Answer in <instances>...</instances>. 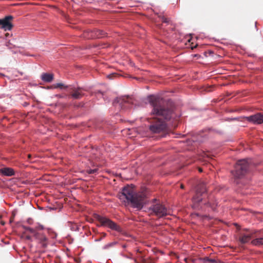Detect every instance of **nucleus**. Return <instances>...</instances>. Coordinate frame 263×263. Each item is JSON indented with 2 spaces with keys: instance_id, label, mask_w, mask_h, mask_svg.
Instances as JSON below:
<instances>
[{
  "instance_id": "nucleus-21",
  "label": "nucleus",
  "mask_w": 263,
  "mask_h": 263,
  "mask_svg": "<svg viewBox=\"0 0 263 263\" xmlns=\"http://www.w3.org/2000/svg\"><path fill=\"white\" fill-rule=\"evenodd\" d=\"M54 88H68L67 86H64V85L62 83H59L54 85Z\"/></svg>"
},
{
  "instance_id": "nucleus-11",
  "label": "nucleus",
  "mask_w": 263,
  "mask_h": 263,
  "mask_svg": "<svg viewBox=\"0 0 263 263\" xmlns=\"http://www.w3.org/2000/svg\"><path fill=\"white\" fill-rule=\"evenodd\" d=\"M32 234L35 238L39 241V243L41 244L43 247H46L48 239L43 233L36 232V230H35V232Z\"/></svg>"
},
{
  "instance_id": "nucleus-19",
  "label": "nucleus",
  "mask_w": 263,
  "mask_h": 263,
  "mask_svg": "<svg viewBox=\"0 0 263 263\" xmlns=\"http://www.w3.org/2000/svg\"><path fill=\"white\" fill-rule=\"evenodd\" d=\"M22 228L24 230H25L26 231H28L31 234H33V233L35 232V230H34V229L33 228H31L30 227H27V226H22Z\"/></svg>"
},
{
  "instance_id": "nucleus-17",
  "label": "nucleus",
  "mask_w": 263,
  "mask_h": 263,
  "mask_svg": "<svg viewBox=\"0 0 263 263\" xmlns=\"http://www.w3.org/2000/svg\"><path fill=\"white\" fill-rule=\"evenodd\" d=\"M116 244H117V242H116V241H114V242H111L108 243L104 245L103 247V249H104V250L109 249V248H110L111 247H113Z\"/></svg>"
},
{
  "instance_id": "nucleus-35",
  "label": "nucleus",
  "mask_w": 263,
  "mask_h": 263,
  "mask_svg": "<svg viewBox=\"0 0 263 263\" xmlns=\"http://www.w3.org/2000/svg\"><path fill=\"white\" fill-rule=\"evenodd\" d=\"M12 42H15V40H13L12 41Z\"/></svg>"
},
{
  "instance_id": "nucleus-2",
  "label": "nucleus",
  "mask_w": 263,
  "mask_h": 263,
  "mask_svg": "<svg viewBox=\"0 0 263 263\" xmlns=\"http://www.w3.org/2000/svg\"><path fill=\"white\" fill-rule=\"evenodd\" d=\"M119 198L122 200H126L128 204L133 208L141 209L146 202V195L143 193H136L134 186L127 185L122 190Z\"/></svg>"
},
{
  "instance_id": "nucleus-10",
  "label": "nucleus",
  "mask_w": 263,
  "mask_h": 263,
  "mask_svg": "<svg viewBox=\"0 0 263 263\" xmlns=\"http://www.w3.org/2000/svg\"><path fill=\"white\" fill-rule=\"evenodd\" d=\"M13 19L12 15H8L5 16L3 19H0V26L1 28L6 30H10L13 27V25L11 23V21Z\"/></svg>"
},
{
  "instance_id": "nucleus-23",
  "label": "nucleus",
  "mask_w": 263,
  "mask_h": 263,
  "mask_svg": "<svg viewBox=\"0 0 263 263\" xmlns=\"http://www.w3.org/2000/svg\"><path fill=\"white\" fill-rule=\"evenodd\" d=\"M6 46H8L9 48H12L15 47V45H13V43L11 42L10 41L7 42Z\"/></svg>"
},
{
  "instance_id": "nucleus-9",
  "label": "nucleus",
  "mask_w": 263,
  "mask_h": 263,
  "mask_svg": "<svg viewBox=\"0 0 263 263\" xmlns=\"http://www.w3.org/2000/svg\"><path fill=\"white\" fill-rule=\"evenodd\" d=\"M247 232H241L239 233L238 236V241L240 245H244L249 242L253 237L254 233L249 230H246Z\"/></svg>"
},
{
  "instance_id": "nucleus-20",
  "label": "nucleus",
  "mask_w": 263,
  "mask_h": 263,
  "mask_svg": "<svg viewBox=\"0 0 263 263\" xmlns=\"http://www.w3.org/2000/svg\"><path fill=\"white\" fill-rule=\"evenodd\" d=\"M205 204H206L207 205L210 206L211 208V209L213 211H214L216 209V206H217V202L211 203V202L208 201L207 203H205Z\"/></svg>"
},
{
  "instance_id": "nucleus-12",
  "label": "nucleus",
  "mask_w": 263,
  "mask_h": 263,
  "mask_svg": "<svg viewBox=\"0 0 263 263\" xmlns=\"http://www.w3.org/2000/svg\"><path fill=\"white\" fill-rule=\"evenodd\" d=\"M247 120L254 124H260L263 123V115L261 113H257L254 115L247 117Z\"/></svg>"
},
{
  "instance_id": "nucleus-25",
  "label": "nucleus",
  "mask_w": 263,
  "mask_h": 263,
  "mask_svg": "<svg viewBox=\"0 0 263 263\" xmlns=\"http://www.w3.org/2000/svg\"><path fill=\"white\" fill-rule=\"evenodd\" d=\"M116 75H117V74H116V73H112V74L108 75L107 77L109 79H112L113 77L116 76Z\"/></svg>"
},
{
  "instance_id": "nucleus-29",
  "label": "nucleus",
  "mask_w": 263,
  "mask_h": 263,
  "mask_svg": "<svg viewBox=\"0 0 263 263\" xmlns=\"http://www.w3.org/2000/svg\"><path fill=\"white\" fill-rule=\"evenodd\" d=\"M163 22L167 23L168 21H167V18H163Z\"/></svg>"
},
{
  "instance_id": "nucleus-28",
  "label": "nucleus",
  "mask_w": 263,
  "mask_h": 263,
  "mask_svg": "<svg viewBox=\"0 0 263 263\" xmlns=\"http://www.w3.org/2000/svg\"><path fill=\"white\" fill-rule=\"evenodd\" d=\"M101 235H102V238L103 237H105L106 236V233H102Z\"/></svg>"
},
{
  "instance_id": "nucleus-15",
  "label": "nucleus",
  "mask_w": 263,
  "mask_h": 263,
  "mask_svg": "<svg viewBox=\"0 0 263 263\" xmlns=\"http://www.w3.org/2000/svg\"><path fill=\"white\" fill-rule=\"evenodd\" d=\"M93 33L94 34L93 36L97 38H102L105 36L106 33L102 30L96 29L93 31Z\"/></svg>"
},
{
  "instance_id": "nucleus-34",
  "label": "nucleus",
  "mask_w": 263,
  "mask_h": 263,
  "mask_svg": "<svg viewBox=\"0 0 263 263\" xmlns=\"http://www.w3.org/2000/svg\"><path fill=\"white\" fill-rule=\"evenodd\" d=\"M199 171L201 172L202 171V169L201 168H199Z\"/></svg>"
},
{
  "instance_id": "nucleus-33",
  "label": "nucleus",
  "mask_w": 263,
  "mask_h": 263,
  "mask_svg": "<svg viewBox=\"0 0 263 263\" xmlns=\"http://www.w3.org/2000/svg\"><path fill=\"white\" fill-rule=\"evenodd\" d=\"M5 35L6 36H8L9 35V34L8 33H7Z\"/></svg>"
},
{
  "instance_id": "nucleus-16",
  "label": "nucleus",
  "mask_w": 263,
  "mask_h": 263,
  "mask_svg": "<svg viewBox=\"0 0 263 263\" xmlns=\"http://www.w3.org/2000/svg\"><path fill=\"white\" fill-rule=\"evenodd\" d=\"M251 243L255 246H260L263 245V237H259L253 239L251 241Z\"/></svg>"
},
{
  "instance_id": "nucleus-31",
  "label": "nucleus",
  "mask_w": 263,
  "mask_h": 263,
  "mask_svg": "<svg viewBox=\"0 0 263 263\" xmlns=\"http://www.w3.org/2000/svg\"><path fill=\"white\" fill-rule=\"evenodd\" d=\"M180 187H181V189H184V185H183V184H181V185H180Z\"/></svg>"
},
{
  "instance_id": "nucleus-24",
  "label": "nucleus",
  "mask_w": 263,
  "mask_h": 263,
  "mask_svg": "<svg viewBox=\"0 0 263 263\" xmlns=\"http://www.w3.org/2000/svg\"><path fill=\"white\" fill-rule=\"evenodd\" d=\"M44 226L41 224H39V226L35 227V228L34 229V230H36V232H37L39 230H41L44 229Z\"/></svg>"
},
{
  "instance_id": "nucleus-4",
  "label": "nucleus",
  "mask_w": 263,
  "mask_h": 263,
  "mask_svg": "<svg viewBox=\"0 0 263 263\" xmlns=\"http://www.w3.org/2000/svg\"><path fill=\"white\" fill-rule=\"evenodd\" d=\"M95 218L100 223L101 226L108 227L118 232L122 231V229L120 226L107 217L96 215Z\"/></svg>"
},
{
  "instance_id": "nucleus-1",
  "label": "nucleus",
  "mask_w": 263,
  "mask_h": 263,
  "mask_svg": "<svg viewBox=\"0 0 263 263\" xmlns=\"http://www.w3.org/2000/svg\"><path fill=\"white\" fill-rule=\"evenodd\" d=\"M148 100L153 107L151 115L156 116L149 119V129L152 133H159L166 129L165 121L172 117L173 109L161 106V99L156 96H148Z\"/></svg>"
},
{
  "instance_id": "nucleus-13",
  "label": "nucleus",
  "mask_w": 263,
  "mask_h": 263,
  "mask_svg": "<svg viewBox=\"0 0 263 263\" xmlns=\"http://www.w3.org/2000/svg\"><path fill=\"white\" fill-rule=\"evenodd\" d=\"M0 173L7 176H12L15 174L14 170L10 167H4L1 168L0 170Z\"/></svg>"
},
{
  "instance_id": "nucleus-7",
  "label": "nucleus",
  "mask_w": 263,
  "mask_h": 263,
  "mask_svg": "<svg viewBox=\"0 0 263 263\" xmlns=\"http://www.w3.org/2000/svg\"><path fill=\"white\" fill-rule=\"evenodd\" d=\"M134 99L128 96L117 98L114 101L113 104H119L122 108L128 107V105L134 104Z\"/></svg>"
},
{
  "instance_id": "nucleus-27",
  "label": "nucleus",
  "mask_w": 263,
  "mask_h": 263,
  "mask_svg": "<svg viewBox=\"0 0 263 263\" xmlns=\"http://www.w3.org/2000/svg\"><path fill=\"white\" fill-rule=\"evenodd\" d=\"M57 97H58V98H63L64 97L63 96H62L61 95H57Z\"/></svg>"
},
{
  "instance_id": "nucleus-6",
  "label": "nucleus",
  "mask_w": 263,
  "mask_h": 263,
  "mask_svg": "<svg viewBox=\"0 0 263 263\" xmlns=\"http://www.w3.org/2000/svg\"><path fill=\"white\" fill-rule=\"evenodd\" d=\"M206 191V187L204 182L199 183L196 187V194L193 198V201L194 202V206H197V204L202 201V198L201 196H203Z\"/></svg>"
},
{
  "instance_id": "nucleus-14",
  "label": "nucleus",
  "mask_w": 263,
  "mask_h": 263,
  "mask_svg": "<svg viewBox=\"0 0 263 263\" xmlns=\"http://www.w3.org/2000/svg\"><path fill=\"white\" fill-rule=\"evenodd\" d=\"M41 79L45 82H51L53 79V74L52 73H43L41 76Z\"/></svg>"
},
{
  "instance_id": "nucleus-3",
  "label": "nucleus",
  "mask_w": 263,
  "mask_h": 263,
  "mask_svg": "<svg viewBox=\"0 0 263 263\" xmlns=\"http://www.w3.org/2000/svg\"><path fill=\"white\" fill-rule=\"evenodd\" d=\"M151 215H155L159 218L163 217L168 214L166 208L162 204L156 203L148 209Z\"/></svg>"
},
{
  "instance_id": "nucleus-26",
  "label": "nucleus",
  "mask_w": 263,
  "mask_h": 263,
  "mask_svg": "<svg viewBox=\"0 0 263 263\" xmlns=\"http://www.w3.org/2000/svg\"><path fill=\"white\" fill-rule=\"evenodd\" d=\"M32 220L31 219H28L27 220V222L29 223V224H31L32 223Z\"/></svg>"
},
{
  "instance_id": "nucleus-32",
  "label": "nucleus",
  "mask_w": 263,
  "mask_h": 263,
  "mask_svg": "<svg viewBox=\"0 0 263 263\" xmlns=\"http://www.w3.org/2000/svg\"><path fill=\"white\" fill-rule=\"evenodd\" d=\"M102 237H101L99 238L98 239L96 240L97 241H100L102 239Z\"/></svg>"
},
{
  "instance_id": "nucleus-18",
  "label": "nucleus",
  "mask_w": 263,
  "mask_h": 263,
  "mask_svg": "<svg viewBox=\"0 0 263 263\" xmlns=\"http://www.w3.org/2000/svg\"><path fill=\"white\" fill-rule=\"evenodd\" d=\"M218 260L211 259L208 257L203 258V261L205 263H217Z\"/></svg>"
},
{
  "instance_id": "nucleus-30",
  "label": "nucleus",
  "mask_w": 263,
  "mask_h": 263,
  "mask_svg": "<svg viewBox=\"0 0 263 263\" xmlns=\"http://www.w3.org/2000/svg\"><path fill=\"white\" fill-rule=\"evenodd\" d=\"M31 157H32V156H31V155L30 154H28V159H29V160H30V159H31Z\"/></svg>"
},
{
  "instance_id": "nucleus-5",
  "label": "nucleus",
  "mask_w": 263,
  "mask_h": 263,
  "mask_svg": "<svg viewBox=\"0 0 263 263\" xmlns=\"http://www.w3.org/2000/svg\"><path fill=\"white\" fill-rule=\"evenodd\" d=\"M249 166L248 159H242L238 161L233 174L236 178L243 176L247 172Z\"/></svg>"
},
{
  "instance_id": "nucleus-22",
  "label": "nucleus",
  "mask_w": 263,
  "mask_h": 263,
  "mask_svg": "<svg viewBox=\"0 0 263 263\" xmlns=\"http://www.w3.org/2000/svg\"><path fill=\"white\" fill-rule=\"evenodd\" d=\"M98 171V168L95 169H88L86 171L87 173L88 174H95Z\"/></svg>"
},
{
  "instance_id": "nucleus-8",
  "label": "nucleus",
  "mask_w": 263,
  "mask_h": 263,
  "mask_svg": "<svg viewBox=\"0 0 263 263\" xmlns=\"http://www.w3.org/2000/svg\"><path fill=\"white\" fill-rule=\"evenodd\" d=\"M69 96L74 99H80L84 96L83 88L81 87H70L69 89Z\"/></svg>"
}]
</instances>
